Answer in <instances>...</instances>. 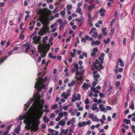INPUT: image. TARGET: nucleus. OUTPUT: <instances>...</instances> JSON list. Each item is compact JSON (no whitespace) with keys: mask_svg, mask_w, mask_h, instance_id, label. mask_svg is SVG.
Listing matches in <instances>:
<instances>
[{"mask_svg":"<svg viewBox=\"0 0 135 135\" xmlns=\"http://www.w3.org/2000/svg\"><path fill=\"white\" fill-rule=\"evenodd\" d=\"M40 21L44 25L41 30L39 31L38 34L39 35L42 36L49 32V28L47 25L48 23L47 21L42 18L40 19Z\"/></svg>","mask_w":135,"mask_h":135,"instance_id":"f257e3e1","label":"nucleus"},{"mask_svg":"<svg viewBox=\"0 0 135 135\" xmlns=\"http://www.w3.org/2000/svg\"><path fill=\"white\" fill-rule=\"evenodd\" d=\"M42 82H44V80L42 78L40 77L38 78L37 81L35 83L34 88H37V90L38 91H40L42 89L40 85L42 84Z\"/></svg>","mask_w":135,"mask_h":135,"instance_id":"f03ea898","label":"nucleus"},{"mask_svg":"<svg viewBox=\"0 0 135 135\" xmlns=\"http://www.w3.org/2000/svg\"><path fill=\"white\" fill-rule=\"evenodd\" d=\"M39 123L37 124H33L31 127L30 126V125H28L27 129L29 130L30 129H31V131H32L33 132H35L37 131L38 129V126H39V124L40 123V121H38Z\"/></svg>","mask_w":135,"mask_h":135,"instance_id":"7ed1b4c3","label":"nucleus"},{"mask_svg":"<svg viewBox=\"0 0 135 135\" xmlns=\"http://www.w3.org/2000/svg\"><path fill=\"white\" fill-rule=\"evenodd\" d=\"M119 63H120V65L121 67H123L124 66V62L120 58H119L118 61L116 62V66L115 67V68L116 69H117L119 67Z\"/></svg>","mask_w":135,"mask_h":135,"instance_id":"20e7f679","label":"nucleus"},{"mask_svg":"<svg viewBox=\"0 0 135 135\" xmlns=\"http://www.w3.org/2000/svg\"><path fill=\"white\" fill-rule=\"evenodd\" d=\"M34 42L36 44H38L41 40L40 37L38 36L37 38L36 36H34L32 38Z\"/></svg>","mask_w":135,"mask_h":135,"instance_id":"39448f33","label":"nucleus"},{"mask_svg":"<svg viewBox=\"0 0 135 135\" xmlns=\"http://www.w3.org/2000/svg\"><path fill=\"white\" fill-rule=\"evenodd\" d=\"M82 86L83 89H88L89 87H91V85L89 83H86L85 82L83 83Z\"/></svg>","mask_w":135,"mask_h":135,"instance_id":"423d86ee","label":"nucleus"},{"mask_svg":"<svg viewBox=\"0 0 135 135\" xmlns=\"http://www.w3.org/2000/svg\"><path fill=\"white\" fill-rule=\"evenodd\" d=\"M77 97H75L74 98H72L71 100V101L73 102H74L76 100H80V94H78L77 95Z\"/></svg>","mask_w":135,"mask_h":135,"instance_id":"0eeeda50","label":"nucleus"},{"mask_svg":"<svg viewBox=\"0 0 135 135\" xmlns=\"http://www.w3.org/2000/svg\"><path fill=\"white\" fill-rule=\"evenodd\" d=\"M96 64L94 62H93L91 67V69L92 70H94L95 69L98 70V66H97Z\"/></svg>","mask_w":135,"mask_h":135,"instance_id":"6e6552de","label":"nucleus"},{"mask_svg":"<svg viewBox=\"0 0 135 135\" xmlns=\"http://www.w3.org/2000/svg\"><path fill=\"white\" fill-rule=\"evenodd\" d=\"M99 108L100 109V110L102 112H104V113H106L107 112V110L105 108L103 107V105L102 104H100L99 106Z\"/></svg>","mask_w":135,"mask_h":135,"instance_id":"1a4fd4ad","label":"nucleus"},{"mask_svg":"<svg viewBox=\"0 0 135 135\" xmlns=\"http://www.w3.org/2000/svg\"><path fill=\"white\" fill-rule=\"evenodd\" d=\"M42 47H44L45 49H47V51H48L50 49V45L49 44H46V45L45 46H43Z\"/></svg>","mask_w":135,"mask_h":135,"instance_id":"9d476101","label":"nucleus"},{"mask_svg":"<svg viewBox=\"0 0 135 135\" xmlns=\"http://www.w3.org/2000/svg\"><path fill=\"white\" fill-rule=\"evenodd\" d=\"M62 95L64 99H66L68 98V97L69 96V94L67 93L66 94L65 92H64L62 93Z\"/></svg>","mask_w":135,"mask_h":135,"instance_id":"9b49d317","label":"nucleus"},{"mask_svg":"<svg viewBox=\"0 0 135 135\" xmlns=\"http://www.w3.org/2000/svg\"><path fill=\"white\" fill-rule=\"evenodd\" d=\"M95 7V5L93 4L92 5H89L88 6V10L89 11H90L92 10Z\"/></svg>","mask_w":135,"mask_h":135,"instance_id":"f8f14e48","label":"nucleus"},{"mask_svg":"<svg viewBox=\"0 0 135 135\" xmlns=\"http://www.w3.org/2000/svg\"><path fill=\"white\" fill-rule=\"evenodd\" d=\"M77 13H79L80 15H82L83 13L81 12V9L79 7H78L76 11Z\"/></svg>","mask_w":135,"mask_h":135,"instance_id":"ddd939ff","label":"nucleus"},{"mask_svg":"<svg viewBox=\"0 0 135 135\" xmlns=\"http://www.w3.org/2000/svg\"><path fill=\"white\" fill-rule=\"evenodd\" d=\"M43 118L44 122L45 123H48L49 121V119L47 118L46 116H44Z\"/></svg>","mask_w":135,"mask_h":135,"instance_id":"4468645a","label":"nucleus"},{"mask_svg":"<svg viewBox=\"0 0 135 135\" xmlns=\"http://www.w3.org/2000/svg\"><path fill=\"white\" fill-rule=\"evenodd\" d=\"M72 109H71L70 110L69 112L71 113V115L72 116H74L75 115V112H72ZM74 111H75L76 112L77 111V110L76 109H74Z\"/></svg>","mask_w":135,"mask_h":135,"instance_id":"2eb2a0df","label":"nucleus"},{"mask_svg":"<svg viewBox=\"0 0 135 135\" xmlns=\"http://www.w3.org/2000/svg\"><path fill=\"white\" fill-rule=\"evenodd\" d=\"M91 91H93L95 93H97L99 92V90H96L95 88L91 87Z\"/></svg>","mask_w":135,"mask_h":135,"instance_id":"dca6fc26","label":"nucleus"},{"mask_svg":"<svg viewBox=\"0 0 135 135\" xmlns=\"http://www.w3.org/2000/svg\"><path fill=\"white\" fill-rule=\"evenodd\" d=\"M75 84V81H72L71 83H69L68 84V86L69 87H71Z\"/></svg>","mask_w":135,"mask_h":135,"instance_id":"f3484780","label":"nucleus"},{"mask_svg":"<svg viewBox=\"0 0 135 135\" xmlns=\"http://www.w3.org/2000/svg\"><path fill=\"white\" fill-rule=\"evenodd\" d=\"M92 33H93V34L92 35V36L93 37L95 38L98 35V33L96 31Z\"/></svg>","mask_w":135,"mask_h":135,"instance_id":"a211bd4d","label":"nucleus"},{"mask_svg":"<svg viewBox=\"0 0 135 135\" xmlns=\"http://www.w3.org/2000/svg\"><path fill=\"white\" fill-rule=\"evenodd\" d=\"M58 124L60 125H61L62 126H64L65 124V121H63V120H61L59 122Z\"/></svg>","mask_w":135,"mask_h":135,"instance_id":"6ab92c4d","label":"nucleus"},{"mask_svg":"<svg viewBox=\"0 0 135 135\" xmlns=\"http://www.w3.org/2000/svg\"><path fill=\"white\" fill-rule=\"evenodd\" d=\"M41 97V96L40 95H39L38 93H36L35 94L34 96V98L35 99H37L38 98H40Z\"/></svg>","mask_w":135,"mask_h":135,"instance_id":"aec40b11","label":"nucleus"},{"mask_svg":"<svg viewBox=\"0 0 135 135\" xmlns=\"http://www.w3.org/2000/svg\"><path fill=\"white\" fill-rule=\"evenodd\" d=\"M110 41V39L109 38H108L107 40H104V43L105 44H107L109 43Z\"/></svg>","mask_w":135,"mask_h":135,"instance_id":"412c9836","label":"nucleus"},{"mask_svg":"<svg viewBox=\"0 0 135 135\" xmlns=\"http://www.w3.org/2000/svg\"><path fill=\"white\" fill-rule=\"evenodd\" d=\"M96 30V28L94 27H92L91 29L89 32V34L91 35L92 33L94 32L93 31Z\"/></svg>","mask_w":135,"mask_h":135,"instance_id":"4be33fe9","label":"nucleus"},{"mask_svg":"<svg viewBox=\"0 0 135 135\" xmlns=\"http://www.w3.org/2000/svg\"><path fill=\"white\" fill-rule=\"evenodd\" d=\"M42 53H43V54H41V56L42 57H44L46 56V53H47V51H43Z\"/></svg>","mask_w":135,"mask_h":135,"instance_id":"5701e85b","label":"nucleus"},{"mask_svg":"<svg viewBox=\"0 0 135 135\" xmlns=\"http://www.w3.org/2000/svg\"><path fill=\"white\" fill-rule=\"evenodd\" d=\"M98 59L100 61V62L99 63H100L101 64H103V62L104 58L100 56L99 57Z\"/></svg>","mask_w":135,"mask_h":135,"instance_id":"b1692460","label":"nucleus"},{"mask_svg":"<svg viewBox=\"0 0 135 135\" xmlns=\"http://www.w3.org/2000/svg\"><path fill=\"white\" fill-rule=\"evenodd\" d=\"M49 56L50 58L53 59H55L56 58V56H52V54L51 53H49Z\"/></svg>","mask_w":135,"mask_h":135,"instance_id":"393cba45","label":"nucleus"},{"mask_svg":"<svg viewBox=\"0 0 135 135\" xmlns=\"http://www.w3.org/2000/svg\"><path fill=\"white\" fill-rule=\"evenodd\" d=\"M65 13V11H62L60 12V14L61 15V16L63 17H64Z\"/></svg>","mask_w":135,"mask_h":135,"instance_id":"a878e982","label":"nucleus"},{"mask_svg":"<svg viewBox=\"0 0 135 135\" xmlns=\"http://www.w3.org/2000/svg\"><path fill=\"white\" fill-rule=\"evenodd\" d=\"M24 123L25 124H27L29 122L30 124H31V122L29 121V119H25L23 121Z\"/></svg>","mask_w":135,"mask_h":135,"instance_id":"bb28decb","label":"nucleus"},{"mask_svg":"<svg viewBox=\"0 0 135 135\" xmlns=\"http://www.w3.org/2000/svg\"><path fill=\"white\" fill-rule=\"evenodd\" d=\"M123 122L124 123L128 124L130 122V120H127V119H123Z\"/></svg>","mask_w":135,"mask_h":135,"instance_id":"cd10ccee","label":"nucleus"},{"mask_svg":"<svg viewBox=\"0 0 135 135\" xmlns=\"http://www.w3.org/2000/svg\"><path fill=\"white\" fill-rule=\"evenodd\" d=\"M68 131V129H66V130L64 129L62 131V132L64 134L66 135L67 134Z\"/></svg>","mask_w":135,"mask_h":135,"instance_id":"c85d7f7f","label":"nucleus"},{"mask_svg":"<svg viewBox=\"0 0 135 135\" xmlns=\"http://www.w3.org/2000/svg\"><path fill=\"white\" fill-rule=\"evenodd\" d=\"M58 107L57 105V104H55L54 105H53L51 106V109H56Z\"/></svg>","mask_w":135,"mask_h":135,"instance_id":"c756f323","label":"nucleus"},{"mask_svg":"<svg viewBox=\"0 0 135 135\" xmlns=\"http://www.w3.org/2000/svg\"><path fill=\"white\" fill-rule=\"evenodd\" d=\"M132 104L131 106L130 107V108L132 110H134V105L133 104V101H132L131 102Z\"/></svg>","mask_w":135,"mask_h":135,"instance_id":"7c9ffc66","label":"nucleus"},{"mask_svg":"<svg viewBox=\"0 0 135 135\" xmlns=\"http://www.w3.org/2000/svg\"><path fill=\"white\" fill-rule=\"evenodd\" d=\"M33 100L32 99L31 100V101H30V103H27V104H25V107L26 108H28L30 106V103H31V101H32Z\"/></svg>","mask_w":135,"mask_h":135,"instance_id":"2f4dec72","label":"nucleus"},{"mask_svg":"<svg viewBox=\"0 0 135 135\" xmlns=\"http://www.w3.org/2000/svg\"><path fill=\"white\" fill-rule=\"evenodd\" d=\"M41 116L40 115L38 114L37 115L36 117V121L39 122H38V121L37 120H39L41 118Z\"/></svg>","mask_w":135,"mask_h":135,"instance_id":"473e14b6","label":"nucleus"},{"mask_svg":"<svg viewBox=\"0 0 135 135\" xmlns=\"http://www.w3.org/2000/svg\"><path fill=\"white\" fill-rule=\"evenodd\" d=\"M100 77V76L99 75V73L97 74L96 75H93V78H99Z\"/></svg>","mask_w":135,"mask_h":135,"instance_id":"72a5a7b5","label":"nucleus"},{"mask_svg":"<svg viewBox=\"0 0 135 135\" xmlns=\"http://www.w3.org/2000/svg\"><path fill=\"white\" fill-rule=\"evenodd\" d=\"M88 16L89 18L88 21H91L92 18L90 14L89 13H88Z\"/></svg>","mask_w":135,"mask_h":135,"instance_id":"f704fd0d","label":"nucleus"},{"mask_svg":"<svg viewBox=\"0 0 135 135\" xmlns=\"http://www.w3.org/2000/svg\"><path fill=\"white\" fill-rule=\"evenodd\" d=\"M93 121L98 122L99 121V119L96 117H95L92 119Z\"/></svg>","mask_w":135,"mask_h":135,"instance_id":"c9c22d12","label":"nucleus"},{"mask_svg":"<svg viewBox=\"0 0 135 135\" xmlns=\"http://www.w3.org/2000/svg\"><path fill=\"white\" fill-rule=\"evenodd\" d=\"M48 37L47 36L44 37L42 39V42L44 43H45V41L47 40Z\"/></svg>","mask_w":135,"mask_h":135,"instance_id":"e433bc0d","label":"nucleus"},{"mask_svg":"<svg viewBox=\"0 0 135 135\" xmlns=\"http://www.w3.org/2000/svg\"><path fill=\"white\" fill-rule=\"evenodd\" d=\"M102 64H101L100 63H99V64L98 66V68L100 69H102L104 67L102 65Z\"/></svg>","mask_w":135,"mask_h":135,"instance_id":"4c0bfd02","label":"nucleus"},{"mask_svg":"<svg viewBox=\"0 0 135 135\" xmlns=\"http://www.w3.org/2000/svg\"><path fill=\"white\" fill-rule=\"evenodd\" d=\"M7 23V19L6 18L3 20V23L4 25H6Z\"/></svg>","mask_w":135,"mask_h":135,"instance_id":"58836bf2","label":"nucleus"},{"mask_svg":"<svg viewBox=\"0 0 135 135\" xmlns=\"http://www.w3.org/2000/svg\"><path fill=\"white\" fill-rule=\"evenodd\" d=\"M41 85H40L42 89H45L46 88V85L45 84H44L42 83V84H41Z\"/></svg>","mask_w":135,"mask_h":135,"instance_id":"ea45409f","label":"nucleus"},{"mask_svg":"<svg viewBox=\"0 0 135 135\" xmlns=\"http://www.w3.org/2000/svg\"><path fill=\"white\" fill-rule=\"evenodd\" d=\"M24 119V117L22 115H20L18 118V120H20Z\"/></svg>","mask_w":135,"mask_h":135,"instance_id":"a19ab883","label":"nucleus"},{"mask_svg":"<svg viewBox=\"0 0 135 135\" xmlns=\"http://www.w3.org/2000/svg\"><path fill=\"white\" fill-rule=\"evenodd\" d=\"M76 78L77 80H79L80 81H81L83 79V77L81 76H79V78L77 77H76Z\"/></svg>","mask_w":135,"mask_h":135,"instance_id":"79ce46f5","label":"nucleus"},{"mask_svg":"<svg viewBox=\"0 0 135 135\" xmlns=\"http://www.w3.org/2000/svg\"><path fill=\"white\" fill-rule=\"evenodd\" d=\"M126 38H124L123 39V44L124 46H126Z\"/></svg>","mask_w":135,"mask_h":135,"instance_id":"37998d69","label":"nucleus"},{"mask_svg":"<svg viewBox=\"0 0 135 135\" xmlns=\"http://www.w3.org/2000/svg\"><path fill=\"white\" fill-rule=\"evenodd\" d=\"M72 6L71 5H68L67 6V9L69 10L71 9L72 8Z\"/></svg>","mask_w":135,"mask_h":135,"instance_id":"c03bdc74","label":"nucleus"},{"mask_svg":"<svg viewBox=\"0 0 135 135\" xmlns=\"http://www.w3.org/2000/svg\"><path fill=\"white\" fill-rule=\"evenodd\" d=\"M99 94L101 98H102L104 97V94H103L102 93H100Z\"/></svg>","mask_w":135,"mask_h":135,"instance_id":"a18cd8bd","label":"nucleus"},{"mask_svg":"<svg viewBox=\"0 0 135 135\" xmlns=\"http://www.w3.org/2000/svg\"><path fill=\"white\" fill-rule=\"evenodd\" d=\"M38 51L39 53L41 54L42 53L43 51H44L42 48H41L40 49H39L38 50Z\"/></svg>","mask_w":135,"mask_h":135,"instance_id":"49530a36","label":"nucleus"},{"mask_svg":"<svg viewBox=\"0 0 135 135\" xmlns=\"http://www.w3.org/2000/svg\"><path fill=\"white\" fill-rule=\"evenodd\" d=\"M43 110H39V113L38 115H39L41 116H42V114H43Z\"/></svg>","mask_w":135,"mask_h":135,"instance_id":"de8ad7c7","label":"nucleus"},{"mask_svg":"<svg viewBox=\"0 0 135 135\" xmlns=\"http://www.w3.org/2000/svg\"><path fill=\"white\" fill-rule=\"evenodd\" d=\"M135 56V52H134L133 53V54L132 55V56L131 57V61H132L133 60L134 57Z\"/></svg>","mask_w":135,"mask_h":135,"instance_id":"09e8293b","label":"nucleus"},{"mask_svg":"<svg viewBox=\"0 0 135 135\" xmlns=\"http://www.w3.org/2000/svg\"><path fill=\"white\" fill-rule=\"evenodd\" d=\"M95 45H99L100 44V42L99 41L97 40L95 41Z\"/></svg>","mask_w":135,"mask_h":135,"instance_id":"8fccbe9b","label":"nucleus"},{"mask_svg":"<svg viewBox=\"0 0 135 135\" xmlns=\"http://www.w3.org/2000/svg\"><path fill=\"white\" fill-rule=\"evenodd\" d=\"M89 101L88 99L87 98L85 100V103L86 104H88L89 103Z\"/></svg>","mask_w":135,"mask_h":135,"instance_id":"3c124183","label":"nucleus"},{"mask_svg":"<svg viewBox=\"0 0 135 135\" xmlns=\"http://www.w3.org/2000/svg\"><path fill=\"white\" fill-rule=\"evenodd\" d=\"M96 55L95 52L93 51L91 53V56L93 57H94Z\"/></svg>","mask_w":135,"mask_h":135,"instance_id":"603ef678","label":"nucleus"},{"mask_svg":"<svg viewBox=\"0 0 135 135\" xmlns=\"http://www.w3.org/2000/svg\"><path fill=\"white\" fill-rule=\"evenodd\" d=\"M93 51L95 52H97L98 51V49L97 47L94 48L93 49Z\"/></svg>","mask_w":135,"mask_h":135,"instance_id":"864d4df0","label":"nucleus"},{"mask_svg":"<svg viewBox=\"0 0 135 135\" xmlns=\"http://www.w3.org/2000/svg\"><path fill=\"white\" fill-rule=\"evenodd\" d=\"M81 42H84V43H85L86 42V39L84 37L81 38Z\"/></svg>","mask_w":135,"mask_h":135,"instance_id":"5fc2aeb1","label":"nucleus"},{"mask_svg":"<svg viewBox=\"0 0 135 135\" xmlns=\"http://www.w3.org/2000/svg\"><path fill=\"white\" fill-rule=\"evenodd\" d=\"M115 20V19H114L112 20L111 21V22L110 24V25L111 26H113V23H114Z\"/></svg>","mask_w":135,"mask_h":135,"instance_id":"6e6d98bb","label":"nucleus"},{"mask_svg":"<svg viewBox=\"0 0 135 135\" xmlns=\"http://www.w3.org/2000/svg\"><path fill=\"white\" fill-rule=\"evenodd\" d=\"M26 47V50L28 51L30 49V44H28V45Z\"/></svg>","mask_w":135,"mask_h":135,"instance_id":"4d7b16f0","label":"nucleus"},{"mask_svg":"<svg viewBox=\"0 0 135 135\" xmlns=\"http://www.w3.org/2000/svg\"><path fill=\"white\" fill-rule=\"evenodd\" d=\"M55 116V114L54 113H52L51 114V115L50 116V118H52L54 117Z\"/></svg>","mask_w":135,"mask_h":135,"instance_id":"13d9d810","label":"nucleus"},{"mask_svg":"<svg viewBox=\"0 0 135 135\" xmlns=\"http://www.w3.org/2000/svg\"><path fill=\"white\" fill-rule=\"evenodd\" d=\"M48 130L49 132L51 133H53L54 132V130L50 128Z\"/></svg>","mask_w":135,"mask_h":135,"instance_id":"bf43d9fd","label":"nucleus"},{"mask_svg":"<svg viewBox=\"0 0 135 135\" xmlns=\"http://www.w3.org/2000/svg\"><path fill=\"white\" fill-rule=\"evenodd\" d=\"M70 54L72 57H74L75 55V54L71 52H70Z\"/></svg>","mask_w":135,"mask_h":135,"instance_id":"052dcab7","label":"nucleus"},{"mask_svg":"<svg viewBox=\"0 0 135 135\" xmlns=\"http://www.w3.org/2000/svg\"><path fill=\"white\" fill-rule=\"evenodd\" d=\"M58 115L59 117L62 118L63 116V114L61 113H60L58 114Z\"/></svg>","mask_w":135,"mask_h":135,"instance_id":"680f3d73","label":"nucleus"},{"mask_svg":"<svg viewBox=\"0 0 135 135\" xmlns=\"http://www.w3.org/2000/svg\"><path fill=\"white\" fill-rule=\"evenodd\" d=\"M12 125L11 124L9 125L7 128V130L9 131L10 129H11Z\"/></svg>","mask_w":135,"mask_h":135,"instance_id":"e2e57ef3","label":"nucleus"},{"mask_svg":"<svg viewBox=\"0 0 135 135\" xmlns=\"http://www.w3.org/2000/svg\"><path fill=\"white\" fill-rule=\"evenodd\" d=\"M39 108L40 110H43V104H40L39 105Z\"/></svg>","mask_w":135,"mask_h":135,"instance_id":"0e129e2a","label":"nucleus"},{"mask_svg":"<svg viewBox=\"0 0 135 135\" xmlns=\"http://www.w3.org/2000/svg\"><path fill=\"white\" fill-rule=\"evenodd\" d=\"M9 132V131L8 130H7L6 131L3 133V134L4 135H6L8 134V133Z\"/></svg>","mask_w":135,"mask_h":135,"instance_id":"69168bd1","label":"nucleus"},{"mask_svg":"<svg viewBox=\"0 0 135 135\" xmlns=\"http://www.w3.org/2000/svg\"><path fill=\"white\" fill-rule=\"evenodd\" d=\"M78 65L77 64H75L74 65V67L76 69H78Z\"/></svg>","mask_w":135,"mask_h":135,"instance_id":"338daca9","label":"nucleus"},{"mask_svg":"<svg viewBox=\"0 0 135 135\" xmlns=\"http://www.w3.org/2000/svg\"><path fill=\"white\" fill-rule=\"evenodd\" d=\"M41 56H39L37 59V62H40L41 61Z\"/></svg>","mask_w":135,"mask_h":135,"instance_id":"774afa93","label":"nucleus"}]
</instances>
